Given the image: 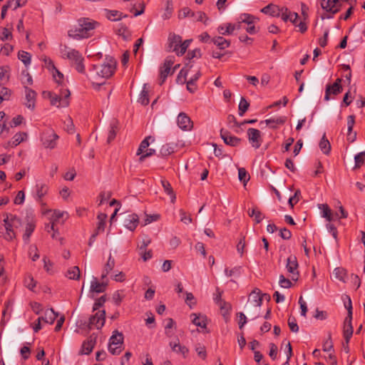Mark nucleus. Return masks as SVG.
Masks as SVG:
<instances>
[{
    "label": "nucleus",
    "instance_id": "nucleus-1",
    "mask_svg": "<svg viewBox=\"0 0 365 365\" xmlns=\"http://www.w3.org/2000/svg\"><path fill=\"white\" fill-rule=\"evenodd\" d=\"M116 62L113 58H110L103 63L93 65L90 72L93 87L95 89H98L101 86L105 84V79L113 74Z\"/></svg>",
    "mask_w": 365,
    "mask_h": 365
},
{
    "label": "nucleus",
    "instance_id": "nucleus-2",
    "mask_svg": "<svg viewBox=\"0 0 365 365\" xmlns=\"http://www.w3.org/2000/svg\"><path fill=\"white\" fill-rule=\"evenodd\" d=\"M78 28L68 31V36L74 39L89 38L99 23L88 18H81L78 19Z\"/></svg>",
    "mask_w": 365,
    "mask_h": 365
},
{
    "label": "nucleus",
    "instance_id": "nucleus-3",
    "mask_svg": "<svg viewBox=\"0 0 365 365\" xmlns=\"http://www.w3.org/2000/svg\"><path fill=\"white\" fill-rule=\"evenodd\" d=\"M6 233L4 235L5 240L11 241L16 238V230L22 226L21 220L19 217L12 214H6L4 220Z\"/></svg>",
    "mask_w": 365,
    "mask_h": 365
},
{
    "label": "nucleus",
    "instance_id": "nucleus-4",
    "mask_svg": "<svg viewBox=\"0 0 365 365\" xmlns=\"http://www.w3.org/2000/svg\"><path fill=\"white\" fill-rule=\"evenodd\" d=\"M61 53L63 58L75 63V68L79 73H85V66L83 63V57L78 51L64 46L61 48Z\"/></svg>",
    "mask_w": 365,
    "mask_h": 365
},
{
    "label": "nucleus",
    "instance_id": "nucleus-5",
    "mask_svg": "<svg viewBox=\"0 0 365 365\" xmlns=\"http://www.w3.org/2000/svg\"><path fill=\"white\" fill-rule=\"evenodd\" d=\"M71 93L68 89L61 91L60 95H57L52 92L48 93V96L50 99L52 106L57 107H66L68 106V98L70 96Z\"/></svg>",
    "mask_w": 365,
    "mask_h": 365
},
{
    "label": "nucleus",
    "instance_id": "nucleus-6",
    "mask_svg": "<svg viewBox=\"0 0 365 365\" xmlns=\"http://www.w3.org/2000/svg\"><path fill=\"white\" fill-rule=\"evenodd\" d=\"M123 343V335L118 331H114L109 340L108 350L113 355L121 352V345Z\"/></svg>",
    "mask_w": 365,
    "mask_h": 365
},
{
    "label": "nucleus",
    "instance_id": "nucleus-7",
    "mask_svg": "<svg viewBox=\"0 0 365 365\" xmlns=\"http://www.w3.org/2000/svg\"><path fill=\"white\" fill-rule=\"evenodd\" d=\"M58 135L52 130H45L41 136V140L46 148L53 149L57 144Z\"/></svg>",
    "mask_w": 365,
    "mask_h": 365
},
{
    "label": "nucleus",
    "instance_id": "nucleus-8",
    "mask_svg": "<svg viewBox=\"0 0 365 365\" xmlns=\"http://www.w3.org/2000/svg\"><path fill=\"white\" fill-rule=\"evenodd\" d=\"M179 16L180 18L191 17L197 21H203L205 24H207V21L209 20L204 12L197 11L195 13L188 7L182 9L180 11Z\"/></svg>",
    "mask_w": 365,
    "mask_h": 365
},
{
    "label": "nucleus",
    "instance_id": "nucleus-9",
    "mask_svg": "<svg viewBox=\"0 0 365 365\" xmlns=\"http://www.w3.org/2000/svg\"><path fill=\"white\" fill-rule=\"evenodd\" d=\"M121 221L128 230L133 231L138 225L139 217L135 213L125 212L123 214Z\"/></svg>",
    "mask_w": 365,
    "mask_h": 365
},
{
    "label": "nucleus",
    "instance_id": "nucleus-10",
    "mask_svg": "<svg viewBox=\"0 0 365 365\" xmlns=\"http://www.w3.org/2000/svg\"><path fill=\"white\" fill-rule=\"evenodd\" d=\"M298 267L299 264L296 256L290 255L287 259L286 268L288 272L291 274L292 279L294 281H297L299 276Z\"/></svg>",
    "mask_w": 365,
    "mask_h": 365
},
{
    "label": "nucleus",
    "instance_id": "nucleus-11",
    "mask_svg": "<svg viewBox=\"0 0 365 365\" xmlns=\"http://www.w3.org/2000/svg\"><path fill=\"white\" fill-rule=\"evenodd\" d=\"M105 322L106 311H98L89 318L88 329H91L93 327H95L96 329H101L104 326Z\"/></svg>",
    "mask_w": 365,
    "mask_h": 365
},
{
    "label": "nucleus",
    "instance_id": "nucleus-12",
    "mask_svg": "<svg viewBox=\"0 0 365 365\" xmlns=\"http://www.w3.org/2000/svg\"><path fill=\"white\" fill-rule=\"evenodd\" d=\"M341 3L339 0H321V6L326 11L331 13V16L327 18H332L333 15L338 13L341 9Z\"/></svg>",
    "mask_w": 365,
    "mask_h": 365
},
{
    "label": "nucleus",
    "instance_id": "nucleus-13",
    "mask_svg": "<svg viewBox=\"0 0 365 365\" xmlns=\"http://www.w3.org/2000/svg\"><path fill=\"white\" fill-rule=\"evenodd\" d=\"M173 63L174 57L168 56L165 60L163 66H161L160 69V85H162L165 82L168 74L170 73L171 66H173Z\"/></svg>",
    "mask_w": 365,
    "mask_h": 365
},
{
    "label": "nucleus",
    "instance_id": "nucleus-14",
    "mask_svg": "<svg viewBox=\"0 0 365 365\" xmlns=\"http://www.w3.org/2000/svg\"><path fill=\"white\" fill-rule=\"evenodd\" d=\"M341 79L337 78L333 84H327L325 90L324 100L329 101L330 95H338L342 91V86H341Z\"/></svg>",
    "mask_w": 365,
    "mask_h": 365
},
{
    "label": "nucleus",
    "instance_id": "nucleus-15",
    "mask_svg": "<svg viewBox=\"0 0 365 365\" xmlns=\"http://www.w3.org/2000/svg\"><path fill=\"white\" fill-rule=\"evenodd\" d=\"M247 135L250 143L255 148H259L261 145L262 138L261 132L256 129L250 128L247 130Z\"/></svg>",
    "mask_w": 365,
    "mask_h": 365
},
{
    "label": "nucleus",
    "instance_id": "nucleus-16",
    "mask_svg": "<svg viewBox=\"0 0 365 365\" xmlns=\"http://www.w3.org/2000/svg\"><path fill=\"white\" fill-rule=\"evenodd\" d=\"M178 125L183 130H190L193 127L190 118L185 113H180L177 118Z\"/></svg>",
    "mask_w": 365,
    "mask_h": 365
},
{
    "label": "nucleus",
    "instance_id": "nucleus-17",
    "mask_svg": "<svg viewBox=\"0 0 365 365\" xmlns=\"http://www.w3.org/2000/svg\"><path fill=\"white\" fill-rule=\"evenodd\" d=\"M25 94H26V102L25 106L31 110H34L35 108L36 98V93L31 88L28 86H24Z\"/></svg>",
    "mask_w": 365,
    "mask_h": 365
},
{
    "label": "nucleus",
    "instance_id": "nucleus-18",
    "mask_svg": "<svg viewBox=\"0 0 365 365\" xmlns=\"http://www.w3.org/2000/svg\"><path fill=\"white\" fill-rule=\"evenodd\" d=\"M220 136L225 144L231 146H237L241 142L240 138L231 135L228 131L223 129L220 130Z\"/></svg>",
    "mask_w": 365,
    "mask_h": 365
},
{
    "label": "nucleus",
    "instance_id": "nucleus-19",
    "mask_svg": "<svg viewBox=\"0 0 365 365\" xmlns=\"http://www.w3.org/2000/svg\"><path fill=\"white\" fill-rule=\"evenodd\" d=\"M97 336L95 334H91L86 341H83L81 351V354H89L96 343Z\"/></svg>",
    "mask_w": 365,
    "mask_h": 365
},
{
    "label": "nucleus",
    "instance_id": "nucleus-20",
    "mask_svg": "<svg viewBox=\"0 0 365 365\" xmlns=\"http://www.w3.org/2000/svg\"><path fill=\"white\" fill-rule=\"evenodd\" d=\"M168 41L169 48L168 51L178 52L179 44L182 41V38L179 35H176L175 34H170Z\"/></svg>",
    "mask_w": 365,
    "mask_h": 365
},
{
    "label": "nucleus",
    "instance_id": "nucleus-21",
    "mask_svg": "<svg viewBox=\"0 0 365 365\" xmlns=\"http://www.w3.org/2000/svg\"><path fill=\"white\" fill-rule=\"evenodd\" d=\"M105 12L106 18L113 21H120L123 18H127L128 16L127 14H123L122 12L117 10L105 9Z\"/></svg>",
    "mask_w": 365,
    "mask_h": 365
},
{
    "label": "nucleus",
    "instance_id": "nucleus-22",
    "mask_svg": "<svg viewBox=\"0 0 365 365\" xmlns=\"http://www.w3.org/2000/svg\"><path fill=\"white\" fill-rule=\"evenodd\" d=\"M192 318V322L197 327L201 328H206L207 326V317L205 315H201L200 314H192L190 315Z\"/></svg>",
    "mask_w": 365,
    "mask_h": 365
},
{
    "label": "nucleus",
    "instance_id": "nucleus-23",
    "mask_svg": "<svg viewBox=\"0 0 365 365\" xmlns=\"http://www.w3.org/2000/svg\"><path fill=\"white\" fill-rule=\"evenodd\" d=\"M261 11L274 17H279L280 16L279 6L272 4L262 8Z\"/></svg>",
    "mask_w": 365,
    "mask_h": 365
},
{
    "label": "nucleus",
    "instance_id": "nucleus-24",
    "mask_svg": "<svg viewBox=\"0 0 365 365\" xmlns=\"http://www.w3.org/2000/svg\"><path fill=\"white\" fill-rule=\"evenodd\" d=\"M355 123V117L353 115H349L347 118V126H348V134L347 139L351 142H353L356 138V133L353 135L351 134V131Z\"/></svg>",
    "mask_w": 365,
    "mask_h": 365
},
{
    "label": "nucleus",
    "instance_id": "nucleus-25",
    "mask_svg": "<svg viewBox=\"0 0 365 365\" xmlns=\"http://www.w3.org/2000/svg\"><path fill=\"white\" fill-rule=\"evenodd\" d=\"M58 313L56 312L53 309H48L45 312L44 316L41 317V320L46 323L52 324L58 317Z\"/></svg>",
    "mask_w": 365,
    "mask_h": 365
},
{
    "label": "nucleus",
    "instance_id": "nucleus-26",
    "mask_svg": "<svg viewBox=\"0 0 365 365\" xmlns=\"http://www.w3.org/2000/svg\"><path fill=\"white\" fill-rule=\"evenodd\" d=\"M211 41L220 49H225L230 46V41L222 36H216L212 38Z\"/></svg>",
    "mask_w": 365,
    "mask_h": 365
},
{
    "label": "nucleus",
    "instance_id": "nucleus-27",
    "mask_svg": "<svg viewBox=\"0 0 365 365\" xmlns=\"http://www.w3.org/2000/svg\"><path fill=\"white\" fill-rule=\"evenodd\" d=\"M250 297L255 302L254 307H255L256 308H259L262 303V297L260 290L257 288L255 289L251 292Z\"/></svg>",
    "mask_w": 365,
    "mask_h": 365
},
{
    "label": "nucleus",
    "instance_id": "nucleus-28",
    "mask_svg": "<svg viewBox=\"0 0 365 365\" xmlns=\"http://www.w3.org/2000/svg\"><path fill=\"white\" fill-rule=\"evenodd\" d=\"M170 346L173 351L181 354L184 357H186L188 349L185 346L180 345L178 339V342H170Z\"/></svg>",
    "mask_w": 365,
    "mask_h": 365
},
{
    "label": "nucleus",
    "instance_id": "nucleus-29",
    "mask_svg": "<svg viewBox=\"0 0 365 365\" xmlns=\"http://www.w3.org/2000/svg\"><path fill=\"white\" fill-rule=\"evenodd\" d=\"M161 182V184H162V186L164 189V191L168 195L170 196V198H171V202H174L175 199H176V197H175V194L171 187V185L170 183L166 180L165 179H162L160 180Z\"/></svg>",
    "mask_w": 365,
    "mask_h": 365
},
{
    "label": "nucleus",
    "instance_id": "nucleus-30",
    "mask_svg": "<svg viewBox=\"0 0 365 365\" xmlns=\"http://www.w3.org/2000/svg\"><path fill=\"white\" fill-rule=\"evenodd\" d=\"M106 285L107 284L104 282L100 283L97 281L96 278H93V280L91 282V292L96 293L103 292Z\"/></svg>",
    "mask_w": 365,
    "mask_h": 365
},
{
    "label": "nucleus",
    "instance_id": "nucleus-31",
    "mask_svg": "<svg viewBox=\"0 0 365 365\" xmlns=\"http://www.w3.org/2000/svg\"><path fill=\"white\" fill-rule=\"evenodd\" d=\"M35 223L33 220H31L30 222H28L26 226L25 233L23 235V240L25 242V243L28 244L29 242L30 236L31 235L32 232H34L35 229Z\"/></svg>",
    "mask_w": 365,
    "mask_h": 365
},
{
    "label": "nucleus",
    "instance_id": "nucleus-32",
    "mask_svg": "<svg viewBox=\"0 0 365 365\" xmlns=\"http://www.w3.org/2000/svg\"><path fill=\"white\" fill-rule=\"evenodd\" d=\"M235 30V27L231 23L221 25L217 28L218 32L222 35H230Z\"/></svg>",
    "mask_w": 365,
    "mask_h": 365
},
{
    "label": "nucleus",
    "instance_id": "nucleus-33",
    "mask_svg": "<svg viewBox=\"0 0 365 365\" xmlns=\"http://www.w3.org/2000/svg\"><path fill=\"white\" fill-rule=\"evenodd\" d=\"M287 118L285 116H280L275 118H270L265 120V123L267 125H269L271 128H276V124L283 125L286 122Z\"/></svg>",
    "mask_w": 365,
    "mask_h": 365
},
{
    "label": "nucleus",
    "instance_id": "nucleus-34",
    "mask_svg": "<svg viewBox=\"0 0 365 365\" xmlns=\"http://www.w3.org/2000/svg\"><path fill=\"white\" fill-rule=\"evenodd\" d=\"M97 219L98 220V222L95 232H98V234L99 232H103L105 230L107 215L105 213H99L97 216Z\"/></svg>",
    "mask_w": 365,
    "mask_h": 365
},
{
    "label": "nucleus",
    "instance_id": "nucleus-35",
    "mask_svg": "<svg viewBox=\"0 0 365 365\" xmlns=\"http://www.w3.org/2000/svg\"><path fill=\"white\" fill-rule=\"evenodd\" d=\"M319 148L325 154L328 155L331 150V145L329 141L327 139L325 133L323 135L320 142H319Z\"/></svg>",
    "mask_w": 365,
    "mask_h": 365
},
{
    "label": "nucleus",
    "instance_id": "nucleus-36",
    "mask_svg": "<svg viewBox=\"0 0 365 365\" xmlns=\"http://www.w3.org/2000/svg\"><path fill=\"white\" fill-rule=\"evenodd\" d=\"M175 152V146L171 143L163 145L160 150V154L162 157H167Z\"/></svg>",
    "mask_w": 365,
    "mask_h": 365
},
{
    "label": "nucleus",
    "instance_id": "nucleus-37",
    "mask_svg": "<svg viewBox=\"0 0 365 365\" xmlns=\"http://www.w3.org/2000/svg\"><path fill=\"white\" fill-rule=\"evenodd\" d=\"M319 208L322 210V217L326 218L327 221L331 222L334 220V215L331 212L329 207L327 204L319 205Z\"/></svg>",
    "mask_w": 365,
    "mask_h": 365
},
{
    "label": "nucleus",
    "instance_id": "nucleus-38",
    "mask_svg": "<svg viewBox=\"0 0 365 365\" xmlns=\"http://www.w3.org/2000/svg\"><path fill=\"white\" fill-rule=\"evenodd\" d=\"M118 130V122L116 120H113L110 124V129L108 135V143H110L116 136V133Z\"/></svg>",
    "mask_w": 365,
    "mask_h": 365
},
{
    "label": "nucleus",
    "instance_id": "nucleus-39",
    "mask_svg": "<svg viewBox=\"0 0 365 365\" xmlns=\"http://www.w3.org/2000/svg\"><path fill=\"white\" fill-rule=\"evenodd\" d=\"M351 320H352V312L349 311V314H347L346 317L344 319V333H347L349 331V333H353L354 329L351 324Z\"/></svg>",
    "mask_w": 365,
    "mask_h": 365
},
{
    "label": "nucleus",
    "instance_id": "nucleus-40",
    "mask_svg": "<svg viewBox=\"0 0 365 365\" xmlns=\"http://www.w3.org/2000/svg\"><path fill=\"white\" fill-rule=\"evenodd\" d=\"M115 266V259L110 255L108 262L105 265L103 273L102 274L101 278L104 279L108 273L113 269Z\"/></svg>",
    "mask_w": 365,
    "mask_h": 365
},
{
    "label": "nucleus",
    "instance_id": "nucleus-41",
    "mask_svg": "<svg viewBox=\"0 0 365 365\" xmlns=\"http://www.w3.org/2000/svg\"><path fill=\"white\" fill-rule=\"evenodd\" d=\"M149 140H152L153 141H154V138H153L152 136H148L140 143V146L137 151L138 155H141L148 149L150 145Z\"/></svg>",
    "mask_w": 365,
    "mask_h": 365
},
{
    "label": "nucleus",
    "instance_id": "nucleus-42",
    "mask_svg": "<svg viewBox=\"0 0 365 365\" xmlns=\"http://www.w3.org/2000/svg\"><path fill=\"white\" fill-rule=\"evenodd\" d=\"M66 276L70 279H75V280L79 279L80 276H81V272H80L78 267L74 266L71 269H68L67 272Z\"/></svg>",
    "mask_w": 365,
    "mask_h": 365
},
{
    "label": "nucleus",
    "instance_id": "nucleus-43",
    "mask_svg": "<svg viewBox=\"0 0 365 365\" xmlns=\"http://www.w3.org/2000/svg\"><path fill=\"white\" fill-rule=\"evenodd\" d=\"M248 214L250 217H255L256 223H259L264 218V215L257 207L252 208L251 212L249 210Z\"/></svg>",
    "mask_w": 365,
    "mask_h": 365
},
{
    "label": "nucleus",
    "instance_id": "nucleus-44",
    "mask_svg": "<svg viewBox=\"0 0 365 365\" xmlns=\"http://www.w3.org/2000/svg\"><path fill=\"white\" fill-rule=\"evenodd\" d=\"M18 58L24 64L27 66L31 63V54L26 51H21L18 53Z\"/></svg>",
    "mask_w": 365,
    "mask_h": 365
},
{
    "label": "nucleus",
    "instance_id": "nucleus-45",
    "mask_svg": "<svg viewBox=\"0 0 365 365\" xmlns=\"http://www.w3.org/2000/svg\"><path fill=\"white\" fill-rule=\"evenodd\" d=\"M334 275L336 279L344 282L346 276V270L342 267H336L334 270Z\"/></svg>",
    "mask_w": 365,
    "mask_h": 365
},
{
    "label": "nucleus",
    "instance_id": "nucleus-46",
    "mask_svg": "<svg viewBox=\"0 0 365 365\" xmlns=\"http://www.w3.org/2000/svg\"><path fill=\"white\" fill-rule=\"evenodd\" d=\"M249 106L250 103L244 97H242L239 103V115L243 116L245 113L248 110Z\"/></svg>",
    "mask_w": 365,
    "mask_h": 365
},
{
    "label": "nucleus",
    "instance_id": "nucleus-47",
    "mask_svg": "<svg viewBox=\"0 0 365 365\" xmlns=\"http://www.w3.org/2000/svg\"><path fill=\"white\" fill-rule=\"evenodd\" d=\"M36 188L37 197L40 200L47 193L48 187L45 184H37Z\"/></svg>",
    "mask_w": 365,
    "mask_h": 365
},
{
    "label": "nucleus",
    "instance_id": "nucleus-48",
    "mask_svg": "<svg viewBox=\"0 0 365 365\" xmlns=\"http://www.w3.org/2000/svg\"><path fill=\"white\" fill-rule=\"evenodd\" d=\"M145 86H146V85L145 84L143 86V89L142 90V91L140 93V98L138 100V101L142 105H144V106L148 105L150 102L149 98H148V91L146 90Z\"/></svg>",
    "mask_w": 365,
    "mask_h": 365
},
{
    "label": "nucleus",
    "instance_id": "nucleus-49",
    "mask_svg": "<svg viewBox=\"0 0 365 365\" xmlns=\"http://www.w3.org/2000/svg\"><path fill=\"white\" fill-rule=\"evenodd\" d=\"M217 305L220 308L222 311H224V314H227L231 309V304L228 302H226L225 300L222 299L220 295L219 296V301L217 302Z\"/></svg>",
    "mask_w": 365,
    "mask_h": 365
},
{
    "label": "nucleus",
    "instance_id": "nucleus-50",
    "mask_svg": "<svg viewBox=\"0 0 365 365\" xmlns=\"http://www.w3.org/2000/svg\"><path fill=\"white\" fill-rule=\"evenodd\" d=\"M190 42L191 40H185L183 42L181 41V43L179 44L178 52H175L177 55L182 56L186 52V50L189 46Z\"/></svg>",
    "mask_w": 365,
    "mask_h": 365
},
{
    "label": "nucleus",
    "instance_id": "nucleus-51",
    "mask_svg": "<svg viewBox=\"0 0 365 365\" xmlns=\"http://www.w3.org/2000/svg\"><path fill=\"white\" fill-rule=\"evenodd\" d=\"M190 42L191 40H185L183 42L181 41V43L179 44L178 52H175L177 55L182 56L186 52V50L189 46Z\"/></svg>",
    "mask_w": 365,
    "mask_h": 365
},
{
    "label": "nucleus",
    "instance_id": "nucleus-52",
    "mask_svg": "<svg viewBox=\"0 0 365 365\" xmlns=\"http://www.w3.org/2000/svg\"><path fill=\"white\" fill-rule=\"evenodd\" d=\"M36 282L34 280V277L31 276V274H27L25 277L24 284L28 289L33 290L34 288L36 287Z\"/></svg>",
    "mask_w": 365,
    "mask_h": 365
},
{
    "label": "nucleus",
    "instance_id": "nucleus-53",
    "mask_svg": "<svg viewBox=\"0 0 365 365\" xmlns=\"http://www.w3.org/2000/svg\"><path fill=\"white\" fill-rule=\"evenodd\" d=\"M238 178L239 180L245 185L250 180V176L244 168H240L238 169Z\"/></svg>",
    "mask_w": 365,
    "mask_h": 365
},
{
    "label": "nucleus",
    "instance_id": "nucleus-54",
    "mask_svg": "<svg viewBox=\"0 0 365 365\" xmlns=\"http://www.w3.org/2000/svg\"><path fill=\"white\" fill-rule=\"evenodd\" d=\"M240 19L241 20L242 23H246L248 25H251L254 24L255 17L248 14H242L240 15Z\"/></svg>",
    "mask_w": 365,
    "mask_h": 365
},
{
    "label": "nucleus",
    "instance_id": "nucleus-55",
    "mask_svg": "<svg viewBox=\"0 0 365 365\" xmlns=\"http://www.w3.org/2000/svg\"><path fill=\"white\" fill-rule=\"evenodd\" d=\"M26 136L25 133H18L13 137L12 145L16 146L24 140V137Z\"/></svg>",
    "mask_w": 365,
    "mask_h": 365
},
{
    "label": "nucleus",
    "instance_id": "nucleus-56",
    "mask_svg": "<svg viewBox=\"0 0 365 365\" xmlns=\"http://www.w3.org/2000/svg\"><path fill=\"white\" fill-rule=\"evenodd\" d=\"M187 72V69L182 68L177 76V82L182 84L186 83Z\"/></svg>",
    "mask_w": 365,
    "mask_h": 365
},
{
    "label": "nucleus",
    "instance_id": "nucleus-57",
    "mask_svg": "<svg viewBox=\"0 0 365 365\" xmlns=\"http://www.w3.org/2000/svg\"><path fill=\"white\" fill-rule=\"evenodd\" d=\"M280 16L284 21H287L290 18L292 12H291L287 7H279Z\"/></svg>",
    "mask_w": 365,
    "mask_h": 365
},
{
    "label": "nucleus",
    "instance_id": "nucleus-58",
    "mask_svg": "<svg viewBox=\"0 0 365 365\" xmlns=\"http://www.w3.org/2000/svg\"><path fill=\"white\" fill-rule=\"evenodd\" d=\"M301 195V192L299 190H297L294 192V195L289 197L288 200V203L292 208L296 205L299 200V196Z\"/></svg>",
    "mask_w": 365,
    "mask_h": 365
},
{
    "label": "nucleus",
    "instance_id": "nucleus-59",
    "mask_svg": "<svg viewBox=\"0 0 365 365\" xmlns=\"http://www.w3.org/2000/svg\"><path fill=\"white\" fill-rule=\"evenodd\" d=\"M355 168H359L365 162V152L357 154L355 158Z\"/></svg>",
    "mask_w": 365,
    "mask_h": 365
},
{
    "label": "nucleus",
    "instance_id": "nucleus-60",
    "mask_svg": "<svg viewBox=\"0 0 365 365\" xmlns=\"http://www.w3.org/2000/svg\"><path fill=\"white\" fill-rule=\"evenodd\" d=\"M279 285L283 288H290L292 286V283L289 279L284 277V275L281 274L279 279Z\"/></svg>",
    "mask_w": 365,
    "mask_h": 365
},
{
    "label": "nucleus",
    "instance_id": "nucleus-61",
    "mask_svg": "<svg viewBox=\"0 0 365 365\" xmlns=\"http://www.w3.org/2000/svg\"><path fill=\"white\" fill-rule=\"evenodd\" d=\"M65 123V129L69 133H73L75 131V127L73 123V120L70 116H68L66 120L64 122Z\"/></svg>",
    "mask_w": 365,
    "mask_h": 365
},
{
    "label": "nucleus",
    "instance_id": "nucleus-62",
    "mask_svg": "<svg viewBox=\"0 0 365 365\" xmlns=\"http://www.w3.org/2000/svg\"><path fill=\"white\" fill-rule=\"evenodd\" d=\"M288 326L290 329V330L292 331V332H298L299 331V327H298V324L297 323V320L294 317H289V319H288Z\"/></svg>",
    "mask_w": 365,
    "mask_h": 365
},
{
    "label": "nucleus",
    "instance_id": "nucleus-63",
    "mask_svg": "<svg viewBox=\"0 0 365 365\" xmlns=\"http://www.w3.org/2000/svg\"><path fill=\"white\" fill-rule=\"evenodd\" d=\"M117 34L119 36H122L124 39H127L129 36L127 26L122 24H120V27L118 28V29L117 31Z\"/></svg>",
    "mask_w": 365,
    "mask_h": 365
},
{
    "label": "nucleus",
    "instance_id": "nucleus-64",
    "mask_svg": "<svg viewBox=\"0 0 365 365\" xmlns=\"http://www.w3.org/2000/svg\"><path fill=\"white\" fill-rule=\"evenodd\" d=\"M151 243V239L148 235H143L141 245L138 246L140 251H143Z\"/></svg>",
    "mask_w": 365,
    "mask_h": 365
}]
</instances>
